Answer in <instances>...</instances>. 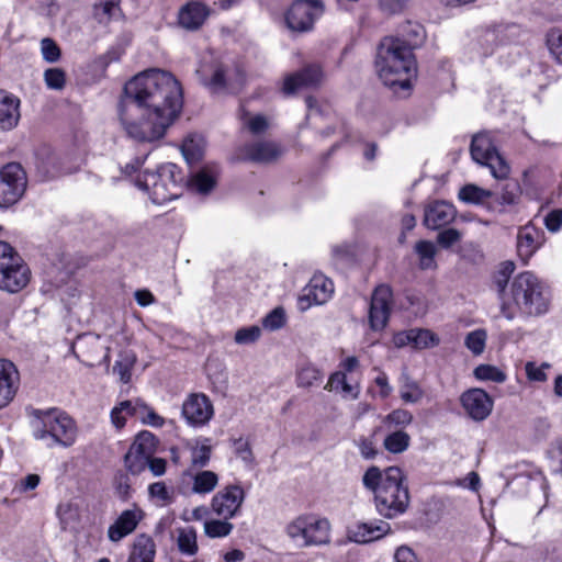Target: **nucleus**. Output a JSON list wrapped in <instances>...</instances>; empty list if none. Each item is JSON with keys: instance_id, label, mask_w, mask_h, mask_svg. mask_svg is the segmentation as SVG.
Returning a JSON list of instances; mask_svg holds the SVG:
<instances>
[{"instance_id": "nucleus-1", "label": "nucleus", "mask_w": 562, "mask_h": 562, "mask_svg": "<svg viewBox=\"0 0 562 562\" xmlns=\"http://www.w3.org/2000/svg\"><path fill=\"white\" fill-rule=\"evenodd\" d=\"M182 108V88L168 71L149 69L124 86L119 104L120 122L131 138L160 139Z\"/></svg>"}, {"instance_id": "nucleus-2", "label": "nucleus", "mask_w": 562, "mask_h": 562, "mask_svg": "<svg viewBox=\"0 0 562 562\" xmlns=\"http://www.w3.org/2000/svg\"><path fill=\"white\" fill-rule=\"evenodd\" d=\"M501 313L512 321L519 313L525 316H540L549 311L548 288L532 272L517 274L501 296Z\"/></svg>"}, {"instance_id": "nucleus-3", "label": "nucleus", "mask_w": 562, "mask_h": 562, "mask_svg": "<svg viewBox=\"0 0 562 562\" xmlns=\"http://www.w3.org/2000/svg\"><path fill=\"white\" fill-rule=\"evenodd\" d=\"M375 69L385 86L408 89L415 76L416 63L413 47L404 40L385 36L381 40L375 55Z\"/></svg>"}, {"instance_id": "nucleus-4", "label": "nucleus", "mask_w": 562, "mask_h": 562, "mask_svg": "<svg viewBox=\"0 0 562 562\" xmlns=\"http://www.w3.org/2000/svg\"><path fill=\"white\" fill-rule=\"evenodd\" d=\"M35 417L33 436L47 448H68L76 442L77 425L65 412L57 408L36 411Z\"/></svg>"}, {"instance_id": "nucleus-5", "label": "nucleus", "mask_w": 562, "mask_h": 562, "mask_svg": "<svg viewBox=\"0 0 562 562\" xmlns=\"http://www.w3.org/2000/svg\"><path fill=\"white\" fill-rule=\"evenodd\" d=\"M183 177L180 168L171 162L164 164L156 171H145L136 186L145 191L155 204H165L181 195Z\"/></svg>"}, {"instance_id": "nucleus-6", "label": "nucleus", "mask_w": 562, "mask_h": 562, "mask_svg": "<svg viewBox=\"0 0 562 562\" xmlns=\"http://www.w3.org/2000/svg\"><path fill=\"white\" fill-rule=\"evenodd\" d=\"M376 510L385 518L403 514L409 504L407 486L403 485V472L397 467L384 471V484L374 495Z\"/></svg>"}, {"instance_id": "nucleus-7", "label": "nucleus", "mask_w": 562, "mask_h": 562, "mask_svg": "<svg viewBox=\"0 0 562 562\" xmlns=\"http://www.w3.org/2000/svg\"><path fill=\"white\" fill-rule=\"evenodd\" d=\"M286 535L301 547L328 544L330 522L326 518L301 515L286 526Z\"/></svg>"}, {"instance_id": "nucleus-8", "label": "nucleus", "mask_w": 562, "mask_h": 562, "mask_svg": "<svg viewBox=\"0 0 562 562\" xmlns=\"http://www.w3.org/2000/svg\"><path fill=\"white\" fill-rule=\"evenodd\" d=\"M30 269L14 248L0 241V290L16 293L27 285Z\"/></svg>"}, {"instance_id": "nucleus-9", "label": "nucleus", "mask_w": 562, "mask_h": 562, "mask_svg": "<svg viewBox=\"0 0 562 562\" xmlns=\"http://www.w3.org/2000/svg\"><path fill=\"white\" fill-rule=\"evenodd\" d=\"M471 156L474 161L490 168L496 179H505L508 176L509 167L498 154L492 136L481 132L472 137L470 146Z\"/></svg>"}, {"instance_id": "nucleus-10", "label": "nucleus", "mask_w": 562, "mask_h": 562, "mask_svg": "<svg viewBox=\"0 0 562 562\" xmlns=\"http://www.w3.org/2000/svg\"><path fill=\"white\" fill-rule=\"evenodd\" d=\"M26 173L22 166L10 162L0 170V207L15 204L26 189Z\"/></svg>"}, {"instance_id": "nucleus-11", "label": "nucleus", "mask_w": 562, "mask_h": 562, "mask_svg": "<svg viewBox=\"0 0 562 562\" xmlns=\"http://www.w3.org/2000/svg\"><path fill=\"white\" fill-rule=\"evenodd\" d=\"M323 11V4L318 0H297L292 3L285 13L286 26L292 32H308Z\"/></svg>"}, {"instance_id": "nucleus-12", "label": "nucleus", "mask_w": 562, "mask_h": 562, "mask_svg": "<svg viewBox=\"0 0 562 562\" xmlns=\"http://www.w3.org/2000/svg\"><path fill=\"white\" fill-rule=\"evenodd\" d=\"M35 168L43 180L53 179L76 170L67 165L65 159L47 145L40 146L35 151Z\"/></svg>"}, {"instance_id": "nucleus-13", "label": "nucleus", "mask_w": 562, "mask_h": 562, "mask_svg": "<svg viewBox=\"0 0 562 562\" xmlns=\"http://www.w3.org/2000/svg\"><path fill=\"white\" fill-rule=\"evenodd\" d=\"M246 497L244 488L238 484H231L218 491L212 498V510L224 519L235 517Z\"/></svg>"}, {"instance_id": "nucleus-14", "label": "nucleus", "mask_w": 562, "mask_h": 562, "mask_svg": "<svg viewBox=\"0 0 562 562\" xmlns=\"http://www.w3.org/2000/svg\"><path fill=\"white\" fill-rule=\"evenodd\" d=\"M393 305V293L389 285L380 284L372 293L369 323L373 330L383 329L389 321Z\"/></svg>"}, {"instance_id": "nucleus-15", "label": "nucleus", "mask_w": 562, "mask_h": 562, "mask_svg": "<svg viewBox=\"0 0 562 562\" xmlns=\"http://www.w3.org/2000/svg\"><path fill=\"white\" fill-rule=\"evenodd\" d=\"M393 305V293L389 285L380 284L372 293L369 323L373 330L383 329L389 321Z\"/></svg>"}, {"instance_id": "nucleus-16", "label": "nucleus", "mask_w": 562, "mask_h": 562, "mask_svg": "<svg viewBox=\"0 0 562 562\" xmlns=\"http://www.w3.org/2000/svg\"><path fill=\"white\" fill-rule=\"evenodd\" d=\"M213 415V404L209 396L203 393L190 394L182 404V416L191 426H204Z\"/></svg>"}, {"instance_id": "nucleus-17", "label": "nucleus", "mask_w": 562, "mask_h": 562, "mask_svg": "<svg viewBox=\"0 0 562 562\" xmlns=\"http://www.w3.org/2000/svg\"><path fill=\"white\" fill-rule=\"evenodd\" d=\"M460 401L467 414L477 422L487 418L493 409L492 398L481 389H472L464 392Z\"/></svg>"}, {"instance_id": "nucleus-18", "label": "nucleus", "mask_w": 562, "mask_h": 562, "mask_svg": "<svg viewBox=\"0 0 562 562\" xmlns=\"http://www.w3.org/2000/svg\"><path fill=\"white\" fill-rule=\"evenodd\" d=\"M334 293V283L327 277L322 273L314 274L308 284L303 290V295L300 297L301 304L306 302V308L312 304H324L326 303Z\"/></svg>"}, {"instance_id": "nucleus-19", "label": "nucleus", "mask_w": 562, "mask_h": 562, "mask_svg": "<svg viewBox=\"0 0 562 562\" xmlns=\"http://www.w3.org/2000/svg\"><path fill=\"white\" fill-rule=\"evenodd\" d=\"M20 385V373L15 364L0 359V409L7 407L14 398Z\"/></svg>"}, {"instance_id": "nucleus-20", "label": "nucleus", "mask_w": 562, "mask_h": 562, "mask_svg": "<svg viewBox=\"0 0 562 562\" xmlns=\"http://www.w3.org/2000/svg\"><path fill=\"white\" fill-rule=\"evenodd\" d=\"M323 71L318 65H310L284 78L282 91L285 95L295 93L301 88L315 87L321 83Z\"/></svg>"}, {"instance_id": "nucleus-21", "label": "nucleus", "mask_w": 562, "mask_h": 562, "mask_svg": "<svg viewBox=\"0 0 562 562\" xmlns=\"http://www.w3.org/2000/svg\"><path fill=\"white\" fill-rule=\"evenodd\" d=\"M457 215L454 206L446 201H434L425 206L424 225L429 229H439L449 225Z\"/></svg>"}, {"instance_id": "nucleus-22", "label": "nucleus", "mask_w": 562, "mask_h": 562, "mask_svg": "<svg viewBox=\"0 0 562 562\" xmlns=\"http://www.w3.org/2000/svg\"><path fill=\"white\" fill-rule=\"evenodd\" d=\"M144 513L137 506L123 510L117 519L108 529V537L112 542H119L124 537L132 533L139 521L143 519Z\"/></svg>"}, {"instance_id": "nucleus-23", "label": "nucleus", "mask_w": 562, "mask_h": 562, "mask_svg": "<svg viewBox=\"0 0 562 562\" xmlns=\"http://www.w3.org/2000/svg\"><path fill=\"white\" fill-rule=\"evenodd\" d=\"M391 531L390 524L379 521L376 524L356 522L348 527L347 538L356 543H368L381 539Z\"/></svg>"}, {"instance_id": "nucleus-24", "label": "nucleus", "mask_w": 562, "mask_h": 562, "mask_svg": "<svg viewBox=\"0 0 562 562\" xmlns=\"http://www.w3.org/2000/svg\"><path fill=\"white\" fill-rule=\"evenodd\" d=\"M241 151L245 159L259 164L272 162L282 154L281 148L276 143L269 140L246 144Z\"/></svg>"}, {"instance_id": "nucleus-25", "label": "nucleus", "mask_w": 562, "mask_h": 562, "mask_svg": "<svg viewBox=\"0 0 562 562\" xmlns=\"http://www.w3.org/2000/svg\"><path fill=\"white\" fill-rule=\"evenodd\" d=\"M209 15L210 9L207 5L192 1L180 9L178 21L183 29L195 31L202 26Z\"/></svg>"}, {"instance_id": "nucleus-26", "label": "nucleus", "mask_w": 562, "mask_h": 562, "mask_svg": "<svg viewBox=\"0 0 562 562\" xmlns=\"http://www.w3.org/2000/svg\"><path fill=\"white\" fill-rule=\"evenodd\" d=\"M543 234L533 225L521 227L517 235V251L519 257L527 261L541 246Z\"/></svg>"}, {"instance_id": "nucleus-27", "label": "nucleus", "mask_w": 562, "mask_h": 562, "mask_svg": "<svg viewBox=\"0 0 562 562\" xmlns=\"http://www.w3.org/2000/svg\"><path fill=\"white\" fill-rule=\"evenodd\" d=\"M0 127L4 131L12 130L20 119V100L4 91H0Z\"/></svg>"}, {"instance_id": "nucleus-28", "label": "nucleus", "mask_w": 562, "mask_h": 562, "mask_svg": "<svg viewBox=\"0 0 562 562\" xmlns=\"http://www.w3.org/2000/svg\"><path fill=\"white\" fill-rule=\"evenodd\" d=\"M195 74L201 83L213 91L222 90L226 86L225 70L218 64L201 65Z\"/></svg>"}, {"instance_id": "nucleus-29", "label": "nucleus", "mask_w": 562, "mask_h": 562, "mask_svg": "<svg viewBox=\"0 0 562 562\" xmlns=\"http://www.w3.org/2000/svg\"><path fill=\"white\" fill-rule=\"evenodd\" d=\"M156 544L150 536L145 533L135 538L127 562H154Z\"/></svg>"}, {"instance_id": "nucleus-30", "label": "nucleus", "mask_w": 562, "mask_h": 562, "mask_svg": "<svg viewBox=\"0 0 562 562\" xmlns=\"http://www.w3.org/2000/svg\"><path fill=\"white\" fill-rule=\"evenodd\" d=\"M78 347L87 360L93 362L100 358L109 360V348L100 342V337L94 335L82 336L78 341Z\"/></svg>"}, {"instance_id": "nucleus-31", "label": "nucleus", "mask_w": 562, "mask_h": 562, "mask_svg": "<svg viewBox=\"0 0 562 562\" xmlns=\"http://www.w3.org/2000/svg\"><path fill=\"white\" fill-rule=\"evenodd\" d=\"M400 396L405 403L416 404L424 397V391L418 382L403 373L400 379Z\"/></svg>"}, {"instance_id": "nucleus-32", "label": "nucleus", "mask_w": 562, "mask_h": 562, "mask_svg": "<svg viewBox=\"0 0 562 562\" xmlns=\"http://www.w3.org/2000/svg\"><path fill=\"white\" fill-rule=\"evenodd\" d=\"M241 127L249 131L252 135L263 134L268 127V119L262 114L251 115L248 111L241 109L239 112Z\"/></svg>"}, {"instance_id": "nucleus-33", "label": "nucleus", "mask_w": 562, "mask_h": 562, "mask_svg": "<svg viewBox=\"0 0 562 562\" xmlns=\"http://www.w3.org/2000/svg\"><path fill=\"white\" fill-rule=\"evenodd\" d=\"M178 550L186 555H194L198 551L196 531L193 527L179 528L177 530Z\"/></svg>"}, {"instance_id": "nucleus-34", "label": "nucleus", "mask_w": 562, "mask_h": 562, "mask_svg": "<svg viewBox=\"0 0 562 562\" xmlns=\"http://www.w3.org/2000/svg\"><path fill=\"white\" fill-rule=\"evenodd\" d=\"M192 479V491L196 494L211 493L218 483L217 474L209 470L196 472Z\"/></svg>"}, {"instance_id": "nucleus-35", "label": "nucleus", "mask_w": 562, "mask_h": 562, "mask_svg": "<svg viewBox=\"0 0 562 562\" xmlns=\"http://www.w3.org/2000/svg\"><path fill=\"white\" fill-rule=\"evenodd\" d=\"M136 362V356L132 351L120 353L119 360L113 366V373L116 374L121 382L128 383L132 376V369Z\"/></svg>"}, {"instance_id": "nucleus-36", "label": "nucleus", "mask_w": 562, "mask_h": 562, "mask_svg": "<svg viewBox=\"0 0 562 562\" xmlns=\"http://www.w3.org/2000/svg\"><path fill=\"white\" fill-rule=\"evenodd\" d=\"M138 407L136 406V402L132 401H123L117 406L113 407L111 411V422L117 428H122L125 426L127 416L138 415Z\"/></svg>"}, {"instance_id": "nucleus-37", "label": "nucleus", "mask_w": 562, "mask_h": 562, "mask_svg": "<svg viewBox=\"0 0 562 562\" xmlns=\"http://www.w3.org/2000/svg\"><path fill=\"white\" fill-rule=\"evenodd\" d=\"M492 195V191L482 189L472 183L462 187L458 193L461 201L470 204H481Z\"/></svg>"}, {"instance_id": "nucleus-38", "label": "nucleus", "mask_w": 562, "mask_h": 562, "mask_svg": "<svg viewBox=\"0 0 562 562\" xmlns=\"http://www.w3.org/2000/svg\"><path fill=\"white\" fill-rule=\"evenodd\" d=\"M212 453L210 439H203L201 443L191 447V468L200 469L209 464Z\"/></svg>"}, {"instance_id": "nucleus-39", "label": "nucleus", "mask_w": 562, "mask_h": 562, "mask_svg": "<svg viewBox=\"0 0 562 562\" xmlns=\"http://www.w3.org/2000/svg\"><path fill=\"white\" fill-rule=\"evenodd\" d=\"M415 251L419 257V266L422 269H432L436 267L435 256L437 249L434 243L429 240H420L415 246Z\"/></svg>"}, {"instance_id": "nucleus-40", "label": "nucleus", "mask_w": 562, "mask_h": 562, "mask_svg": "<svg viewBox=\"0 0 562 562\" xmlns=\"http://www.w3.org/2000/svg\"><path fill=\"white\" fill-rule=\"evenodd\" d=\"M323 380V373L312 364L303 366L296 374V383L299 387L308 389Z\"/></svg>"}, {"instance_id": "nucleus-41", "label": "nucleus", "mask_w": 562, "mask_h": 562, "mask_svg": "<svg viewBox=\"0 0 562 562\" xmlns=\"http://www.w3.org/2000/svg\"><path fill=\"white\" fill-rule=\"evenodd\" d=\"M411 437L403 430L394 431L385 437L384 448L392 453H402L409 446Z\"/></svg>"}, {"instance_id": "nucleus-42", "label": "nucleus", "mask_w": 562, "mask_h": 562, "mask_svg": "<svg viewBox=\"0 0 562 562\" xmlns=\"http://www.w3.org/2000/svg\"><path fill=\"white\" fill-rule=\"evenodd\" d=\"M155 436L151 432L142 431L137 435L130 449L149 459L155 450Z\"/></svg>"}, {"instance_id": "nucleus-43", "label": "nucleus", "mask_w": 562, "mask_h": 562, "mask_svg": "<svg viewBox=\"0 0 562 562\" xmlns=\"http://www.w3.org/2000/svg\"><path fill=\"white\" fill-rule=\"evenodd\" d=\"M181 151L189 164L199 161L203 155L202 139L194 136L187 137L181 146Z\"/></svg>"}, {"instance_id": "nucleus-44", "label": "nucleus", "mask_w": 562, "mask_h": 562, "mask_svg": "<svg viewBox=\"0 0 562 562\" xmlns=\"http://www.w3.org/2000/svg\"><path fill=\"white\" fill-rule=\"evenodd\" d=\"M190 186L199 193H207L215 186L214 176L206 169H202L191 177Z\"/></svg>"}, {"instance_id": "nucleus-45", "label": "nucleus", "mask_w": 562, "mask_h": 562, "mask_svg": "<svg viewBox=\"0 0 562 562\" xmlns=\"http://www.w3.org/2000/svg\"><path fill=\"white\" fill-rule=\"evenodd\" d=\"M234 526L228 519H212L204 522V532L210 538H223L228 536Z\"/></svg>"}, {"instance_id": "nucleus-46", "label": "nucleus", "mask_w": 562, "mask_h": 562, "mask_svg": "<svg viewBox=\"0 0 562 562\" xmlns=\"http://www.w3.org/2000/svg\"><path fill=\"white\" fill-rule=\"evenodd\" d=\"M486 338L487 334L484 329H476L467 335L464 344L473 355L479 356L485 349Z\"/></svg>"}, {"instance_id": "nucleus-47", "label": "nucleus", "mask_w": 562, "mask_h": 562, "mask_svg": "<svg viewBox=\"0 0 562 562\" xmlns=\"http://www.w3.org/2000/svg\"><path fill=\"white\" fill-rule=\"evenodd\" d=\"M148 493L155 499L157 506H167L173 502L172 493L164 482H156L149 485Z\"/></svg>"}, {"instance_id": "nucleus-48", "label": "nucleus", "mask_w": 562, "mask_h": 562, "mask_svg": "<svg viewBox=\"0 0 562 562\" xmlns=\"http://www.w3.org/2000/svg\"><path fill=\"white\" fill-rule=\"evenodd\" d=\"M364 487L371 491L374 495L384 484V473L378 467H370L362 477Z\"/></svg>"}, {"instance_id": "nucleus-49", "label": "nucleus", "mask_w": 562, "mask_h": 562, "mask_svg": "<svg viewBox=\"0 0 562 562\" xmlns=\"http://www.w3.org/2000/svg\"><path fill=\"white\" fill-rule=\"evenodd\" d=\"M514 270L515 265L512 261H505L501 265V268L494 279V284L496 286L498 296H501L504 292L508 290L509 277L512 276Z\"/></svg>"}, {"instance_id": "nucleus-50", "label": "nucleus", "mask_w": 562, "mask_h": 562, "mask_svg": "<svg viewBox=\"0 0 562 562\" xmlns=\"http://www.w3.org/2000/svg\"><path fill=\"white\" fill-rule=\"evenodd\" d=\"M474 375L479 380L493 381L502 383L506 380V374L498 368L491 364H480L474 369Z\"/></svg>"}, {"instance_id": "nucleus-51", "label": "nucleus", "mask_w": 562, "mask_h": 562, "mask_svg": "<svg viewBox=\"0 0 562 562\" xmlns=\"http://www.w3.org/2000/svg\"><path fill=\"white\" fill-rule=\"evenodd\" d=\"M412 422V413L403 408L394 409L393 412L387 414L383 419V424L386 425L389 428L405 427L409 425Z\"/></svg>"}, {"instance_id": "nucleus-52", "label": "nucleus", "mask_w": 562, "mask_h": 562, "mask_svg": "<svg viewBox=\"0 0 562 562\" xmlns=\"http://www.w3.org/2000/svg\"><path fill=\"white\" fill-rule=\"evenodd\" d=\"M124 462L126 469L132 474H138L147 467L149 459L135 451L133 453V450L128 449L124 457Z\"/></svg>"}, {"instance_id": "nucleus-53", "label": "nucleus", "mask_w": 562, "mask_h": 562, "mask_svg": "<svg viewBox=\"0 0 562 562\" xmlns=\"http://www.w3.org/2000/svg\"><path fill=\"white\" fill-rule=\"evenodd\" d=\"M41 53L44 60L47 63L58 61L61 55L59 46L50 37H44L41 41Z\"/></svg>"}, {"instance_id": "nucleus-54", "label": "nucleus", "mask_w": 562, "mask_h": 562, "mask_svg": "<svg viewBox=\"0 0 562 562\" xmlns=\"http://www.w3.org/2000/svg\"><path fill=\"white\" fill-rule=\"evenodd\" d=\"M44 80L49 89L60 90L66 83V74L60 68H49L44 72Z\"/></svg>"}, {"instance_id": "nucleus-55", "label": "nucleus", "mask_w": 562, "mask_h": 562, "mask_svg": "<svg viewBox=\"0 0 562 562\" xmlns=\"http://www.w3.org/2000/svg\"><path fill=\"white\" fill-rule=\"evenodd\" d=\"M520 196V187L517 181H508L505 183L502 190V194L499 198V203L502 205H513L516 204Z\"/></svg>"}, {"instance_id": "nucleus-56", "label": "nucleus", "mask_w": 562, "mask_h": 562, "mask_svg": "<svg viewBox=\"0 0 562 562\" xmlns=\"http://www.w3.org/2000/svg\"><path fill=\"white\" fill-rule=\"evenodd\" d=\"M285 324V313L282 307H276L262 319V326L269 330H277Z\"/></svg>"}, {"instance_id": "nucleus-57", "label": "nucleus", "mask_w": 562, "mask_h": 562, "mask_svg": "<svg viewBox=\"0 0 562 562\" xmlns=\"http://www.w3.org/2000/svg\"><path fill=\"white\" fill-rule=\"evenodd\" d=\"M138 409L137 418H140L143 423L151 425L154 427H161L164 425V418L150 409L146 404L136 402Z\"/></svg>"}, {"instance_id": "nucleus-58", "label": "nucleus", "mask_w": 562, "mask_h": 562, "mask_svg": "<svg viewBox=\"0 0 562 562\" xmlns=\"http://www.w3.org/2000/svg\"><path fill=\"white\" fill-rule=\"evenodd\" d=\"M547 45L553 58L562 65V31H552L548 34Z\"/></svg>"}, {"instance_id": "nucleus-59", "label": "nucleus", "mask_w": 562, "mask_h": 562, "mask_svg": "<svg viewBox=\"0 0 562 562\" xmlns=\"http://www.w3.org/2000/svg\"><path fill=\"white\" fill-rule=\"evenodd\" d=\"M413 346L427 348L438 344V338L428 329H414Z\"/></svg>"}, {"instance_id": "nucleus-60", "label": "nucleus", "mask_w": 562, "mask_h": 562, "mask_svg": "<svg viewBox=\"0 0 562 562\" xmlns=\"http://www.w3.org/2000/svg\"><path fill=\"white\" fill-rule=\"evenodd\" d=\"M261 329L258 326L244 327L236 331L235 341L239 345H248L259 339Z\"/></svg>"}, {"instance_id": "nucleus-61", "label": "nucleus", "mask_w": 562, "mask_h": 562, "mask_svg": "<svg viewBox=\"0 0 562 562\" xmlns=\"http://www.w3.org/2000/svg\"><path fill=\"white\" fill-rule=\"evenodd\" d=\"M233 447L236 456L245 463H251L254 460L252 451L248 440L244 438H237L233 441Z\"/></svg>"}, {"instance_id": "nucleus-62", "label": "nucleus", "mask_w": 562, "mask_h": 562, "mask_svg": "<svg viewBox=\"0 0 562 562\" xmlns=\"http://www.w3.org/2000/svg\"><path fill=\"white\" fill-rule=\"evenodd\" d=\"M462 237V234L456 228H447L440 232L437 236V243L442 248H449L458 243Z\"/></svg>"}, {"instance_id": "nucleus-63", "label": "nucleus", "mask_w": 562, "mask_h": 562, "mask_svg": "<svg viewBox=\"0 0 562 562\" xmlns=\"http://www.w3.org/2000/svg\"><path fill=\"white\" fill-rule=\"evenodd\" d=\"M550 366L548 363H542L540 367H537L532 362H528L526 364V373L529 380L543 382L547 380V374L544 372Z\"/></svg>"}, {"instance_id": "nucleus-64", "label": "nucleus", "mask_w": 562, "mask_h": 562, "mask_svg": "<svg viewBox=\"0 0 562 562\" xmlns=\"http://www.w3.org/2000/svg\"><path fill=\"white\" fill-rule=\"evenodd\" d=\"M544 225L548 231L557 233L562 227V210L555 209L544 217Z\"/></svg>"}]
</instances>
